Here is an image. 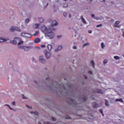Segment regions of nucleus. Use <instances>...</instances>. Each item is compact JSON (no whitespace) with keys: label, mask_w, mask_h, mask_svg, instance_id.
Returning a JSON list of instances; mask_svg holds the SVG:
<instances>
[{"label":"nucleus","mask_w":124,"mask_h":124,"mask_svg":"<svg viewBox=\"0 0 124 124\" xmlns=\"http://www.w3.org/2000/svg\"><path fill=\"white\" fill-rule=\"evenodd\" d=\"M31 114H34L35 116H37L38 115V112L37 111H31Z\"/></svg>","instance_id":"nucleus-19"},{"label":"nucleus","mask_w":124,"mask_h":124,"mask_svg":"<svg viewBox=\"0 0 124 124\" xmlns=\"http://www.w3.org/2000/svg\"><path fill=\"white\" fill-rule=\"evenodd\" d=\"M84 78H85V79H87V77H86V76H84Z\"/></svg>","instance_id":"nucleus-56"},{"label":"nucleus","mask_w":124,"mask_h":124,"mask_svg":"<svg viewBox=\"0 0 124 124\" xmlns=\"http://www.w3.org/2000/svg\"><path fill=\"white\" fill-rule=\"evenodd\" d=\"M91 17L92 18H93V19H94V18H95V16L94 15V14H92Z\"/></svg>","instance_id":"nucleus-38"},{"label":"nucleus","mask_w":124,"mask_h":124,"mask_svg":"<svg viewBox=\"0 0 124 124\" xmlns=\"http://www.w3.org/2000/svg\"><path fill=\"white\" fill-rule=\"evenodd\" d=\"M62 35H58V36H57V37L59 39H60V38H61L62 37Z\"/></svg>","instance_id":"nucleus-48"},{"label":"nucleus","mask_w":124,"mask_h":124,"mask_svg":"<svg viewBox=\"0 0 124 124\" xmlns=\"http://www.w3.org/2000/svg\"><path fill=\"white\" fill-rule=\"evenodd\" d=\"M48 4H48V3H46V6H48Z\"/></svg>","instance_id":"nucleus-58"},{"label":"nucleus","mask_w":124,"mask_h":124,"mask_svg":"<svg viewBox=\"0 0 124 124\" xmlns=\"http://www.w3.org/2000/svg\"><path fill=\"white\" fill-rule=\"evenodd\" d=\"M16 31H18V32H22V31L17 27L16 28Z\"/></svg>","instance_id":"nucleus-27"},{"label":"nucleus","mask_w":124,"mask_h":124,"mask_svg":"<svg viewBox=\"0 0 124 124\" xmlns=\"http://www.w3.org/2000/svg\"><path fill=\"white\" fill-rule=\"evenodd\" d=\"M111 3L114 4V1H112L111 2Z\"/></svg>","instance_id":"nucleus-57"},{"label":"nucleus","mask_w":124,"mask_h":124,"mask_svg":"<svg viewBox=\"0 0 124 124\" xmlns=\"http://www.w3.org/2000/svg\"><path fill=\"white\" fill-rule=\"evenodd\" d=\"M64 0V1H66L67 0Z\"/></svg>","instance_id":"nucleus-60"},{"label":"nucleus","mask_w":124,"mask_h":124,"mask_svg":"<svg viewBox=\"0 0 124 124\" xmlns=\"http://www.w3.org/2000/svg\"><path fill=\"white\" fill-rule=\"evenodd\" d=\"M28 34H29V33H25V32H22L21 34V36H23V37H27V35H28Z\"/></svg>","instance_id":"nucleus-16"},{"label":"nucleus","mask_w":124,"mask_h":124,"mask_svg":"<svg viewBox=\"0 0 124 124\" xmlns=\"http://www.w3.org/2000/svg\"><path fill=\"white\" fill-rule=\"evenodd\" d=\"M87 1H92V0H86Z\"/></svg>","instance_id":"nucleus-55"},{"label":"nucleus","mask_w":124,"mask_h":124,"mask_svg":"<svg viewBox=\"0 0 124 124\" xmlns=\"http://www.w3.org/2000/svg\"><path fill=\"white\" fill-rule=\"evenodd\" d=\"M91 64H92L93 67H94V62L93 61H92L91 62Z\"/></svg>","instance_id":"nucleus-34"},{"label":"nucleus","mask_w":124,"mask_h":124,"mask_svg":"<svg viewBox=\"0 0 124 124\" xmlns=\"http://www.w3.org/2000/svg\"><path fill=\"white\" fill-rule=\"evenodd\" d=\"M39 22H40V23H43V22H44V19L42 17H39Z\"/></svg>","instance_id":"nucleus-18"},{"label":"nucleus","mask_w":124,"mask_h":124,"mask_svg":"<svg viewBox=\"0 0 124 124\" xmlns=\"http://www.w3.org/2000/svg\"><path fill=\"white\" fill-rule=\"evenodd\" d=\"M67 101L69 104H77V103L72 98H69L67 99Z\"/></svg>","instance_id":"nucleus-5"},{"label":"nucleus","mask_w":124,"mask_h":124,"mask_svg":"<svg viewBox=\"0 0 124 124\" xmlns=\"http://www.w3.org/2000/svg\"><path fill=\"white\" fill-rule=\"evenodd\" d=\"M114 59H115V60H120V58L119 56H114Z\"/></svg>","instance_id":"nucleus-29"},{"label":"nucleus","mask_w":124,"mask_h":124,"mask_svg":"<svg viewBox=\"0 0 124 124\" xmlns=\"http://www.w3.org/2000/svg\"><path fill=\"white\" fill-rule=\"evenodd\" d=\"M41 47L42 48H46V46H45V45H42V46H41Z\"/></svg>","instance_id":"nucleus-44"},{"label":"nucleus","mask_w":124,"mask_h":124,"mask_svg":"<svg viewBox=\"0 0 124 124\" xmlns=\"http://www.w3.org/2000/svg\"><path fill=\"white\" fill-rule=\"evenodd\" d=\"M63 15L64 17H66V16H67V13L66 12H64Z\"/></svg>","instance_id":"nucleus-37"},{"label":"nucleus","mask_w":124,"mask_h":124,"mask_svg":"<svg viewBox=\"0 0 124 124\" xmlns=\"http://www.w3.org/2000/svg\"><path fill=\"white\" fill-rule=\"evenodd\" d=\"M123 36L124 37V31L123 32Z\"/></svg>","instance_id":"nucleus-54"},{"label":"nucleus","mask_w":124,"mask_h":124,"mask_svg":"<svg viewBox=\"0 0 124 124\" xmlns=\"http://www.w3.org/2000/svg\"><path fill=\"white\" fill-rule=\"evenodd\" d=\"M94 19H95V20H99V18L97 17H95Z\"/></svg>","instance_id":"nucleus-49"},{"label":"nucleus","mask_w":124,"mask_h":124,"mask_svg":"<svg viewBox=\"0 0 124 124\" xmlns=\"http://www.w3.org/2000/svg\"><path fill=\"white\" fill-rule=\"evenodd\" d=\"M16 103L15 101H14L12 103V104L13 106H15V105H16Z\"/></svg>","instance_id":"nucleus-41"},{"label":"nucleus","mask_w":124,"mask_h":124,"mask_svg":"<svg viewBox=\"0 0 124 124\" xmlns=\"http://www.w3.org/2000/svg\"><path fill=\"white\" fill-rule=\"evenodd\" d=\"M115 101L118 102L119 101L120 102H124V101H123V99H116L115 100Z\"/></svg>","instance_id":"nucleus-23"},{"label":"nucleus","mask_w":124,"mask_h":124,"mask_svg":"<svg viewBox=\"0 0 124 124\" xmlns=\"http://www.w3.org/2000/svg\"><path fill=\"white\" fill-rule=\"evenodd\" d=\"M101 45L102 49H104V48H105V45H104V43H102Z\"/></svg>","instance_id":"nucleus-25"},{"label":"nucleus","mask_w":124,"mask_h":124,"mask_svg":"<svg viewBox=\"0 0 124 124\" xmlns=\"http://www.w3.org/2000/svg\"><path fill=\"white\" fill-rule=\"evenodd\" d=\"M39 27V24H35L34 26H33V28L34 29H38V28Z\"/></svg>","instance_id":"nucleus-20"},{"label":"nucleus","mask_w":124,"mask_h":124,"mask_svg":"<svg viewBox=\"0 0 124 124\" xmlns=\"http://www.w3.org/2000/svg\"><path fill=\"white\" fill-rule=\"evenodd\" d=\"M105 104L106 106H107V107L109 106V103H108V101L106 99H105Z\"/></svg>","instance_id":"nucleus-24"},{"label":"nucleus","mask_w":124,"mask_h":124,"mask_svg":"<svg viewBox=\"0 0 124 124\" xmlns=\"http://www.w3.org/2000/svg\"><path fill=\"white\" fill-rule=\"evenodd\" d=\"M97 93H102V90L99 89L97 90Z\"/></svg>","instance_id":"nucleus-35"},{"label":"nucleus","mask_w":124,"mask_h":124,"mask_svg":"<svg viewBox=\"0 0 124 124\" xmlns=\"http://www.w3.org/2000/svg\"><path fill=\"white\" fill-rule=\"evenodd\" d=\"M25 23L28 24V23H29L30 22V19L27 18L26 19H25Z\"/></svg>","instance_id":"nucleus-33"},{"label":"nucleus","mask_w":124,"mask_h":124,"mask_svg":"<svg viewBox=\"0 0 124 124\" xmlns=\"http://www.w3.org/2000/svg\"><path fill=\"white\" fill-rule=\"evenodd\" d=\"M9 40V38H4L3 37H0V43H3V42H6V41H8Z\"/></svg>","instance_id":"nucleus-9"},{"label":"nucleus","mask_w":124,"mask_h":124,"mask_svg":"<svg viewBox=\"0 0 124 124\" xmlns=\"http://www.w3.org/2000/svg\"><path fill=\"white\" fill-rule=\"evenodd\" d=\"M51 119H52V121H53L54 122H56V121L57 120L55 118H54V117H52Z\"/></svg>","instance_id":"nucleus-40"},{"label":"nucleus","mask_w":124,"mask_h":124,"mask_svg":"<svg viewBox=\"0 0 124 124\" xmlns=\"http://www.w3.org/2000/svg\"><path fill=\"white\" fill-rule=\"evenodd\" d=\"M81 99L83 101H86V100H87V97L86 96H83L81 97Z\"/></svg>","instance_id":"nucleus-21"},{"label":"nucleus","mask_w":124,"mask_h":124,"mask_svg":"<svg viewBox=\"0 0 124 124\" xmlns=\"http://www.w3.org/2000/svg\"><path fill=\"white\" fill-rule=\"evenodd\" d=\"M5 106H7V107H8V108H9L10 110H13V108H11V107H10V106H9V105L6 104L5 105Z\"/></svg>","instance_id":"nucleus-28"},{"label":"nucleus","mask_w":124,"mask_h":124,"mask_svg":"<svg viewBox=\"0 0 124 124\" xmlns=\"http://www.w3.org/2000/svg\"><path fill=\"white\" fill-rule=\"evenodd\" d=\"M81 27H82V24H81Z\"/></svg>","instance_id":"nucleus-63"},{"label":"nucleus","mask_w":124,"mask_h":124,"mask_svg":"<svg viewBox=\"0 0 124 124\" xmlns=\"http://www.w3.org/2000/svg\"><path fill=\"white\" fill-rule=\"evenodd\" d=\"M114 27H115V28H118L119 29H120V28H121V26H120V25H119V24H115L114 25Z\"/></svg>","instance_id":"nucleus-26"},{"label":"nucleus","mask_w":124,"mask_h":124,"mask_svg":"<svg viewBox=\"0 0 124 124\" xmlns=\"http://www.w3.org/2000/svg\"><path fill=\"white\" fill-rule=\"evenodd\" d=\"M99 112L101 114H102V115H103V112L101 109H99Z\"/></svg>","instance_id":"nucleus-45"},{"label":"nucleus","mask_w":124,"mask_h":124,"mask_svg":"<svg viewBox=\"0 0 124 124\" xmlns=\"http://www.w3.org/2000/svg\"><path fill=\"white\" fill-rule=\"evenodd\" d=\"M43 52L46 57V60H49V59L51 58V53L46 49L44 50Z\"/></svg>","instance_id":"nucleus-4"},{"label":"nucleus","mask_w":124,"mask_h":124,"mask_svg":"<svg viewBox=\"0 0 124 124\" xmlns=\"http://www.w3.org/2000/svg\"><path fill=\"white\" fill-rule=\"evenodd\" d=\"M114 20L113 19H111L110 20V22H111V23H113V22H114Z\"/></svg>","instance_id":"nucleus-43"},{"label":"nucleus","mask_w":124,"mask_h":124,"mask_svg":"<svg viewBox=\"0 0 124 124\" xmlns=\"http://www.w3.org/2000/svg\"><path fill=\"white\" fill-rule=\"evenodd\" d=\"M106 1V0H102V1H101V2H104V3H105Z\"/></svg>","instance_id":"nucleus-47"},{"label":"nucleus","mask_w":124,"mask_h":124,"mask_svg":"<svg viewBox=\"0 0 124 124\" xmlns=\"http://www.w3.org/2000/svg\"><path fill=\"white\" fill-rule=\"evenodd\" d=\"M22 97L23 98V99H27V97L25 96V95H24V94L22 95Z\"/></svg>","instance_id":"nucleus-36"},{"label":"nucleus","mask_w":124,"mask_h":124,"mask_svg":"<svg viewBox=\"0 0 124 124\" xmlns=\"http://www.w3.org/2000/svg\"><path fill=\"white\" fill-rule=\"evenodd\" d=\"M58 23L56 20H52L51 21V26L48 27V28L51 29V28H54V27H56L58 26Z\"/></svg>","instance_id":"nucleus-7"},{"label":"nucleus","mask_w":124,"mask_h":124,"mask_svg":"<svg viewBox=\"0 0 124 124\" xmlns=\"http://www.w3.org/2000/svg\"><path fill=\"white\" fill-rule=\"evenodd\" d=\"M123 57H124V55H123Z\"/></svg>","instance_id":"nucleus-62"},{"label":"nucleus","mask_w":124,"mask_h":124,"mask_svg":"<svg viewBox=\"0 0 124 124\" xmlns=\"http://www.w3.org/2000/svg\"><path fill=\"white\" fill-rule=\"evenodd\" d=\"M16 42H17V48L24 50L25 52H29L31 49H32V46H26L23 45L24 44V41L19 37L16 38Z\"/></svg>","instance_id":"nucleus-1"},{"label":"nucleus","mask_w":124,"mask_h":124,"mask_svg":"<svg viewBox=\"0 0 124 124\" xmlns=\"http://www.w3.org/2000/svg\"><path fill=\"white\" fill-rule=\"evenodd\" d=\"M53 31H54V28L51 27V28H48V31H46L45 33V35L46 37H48L49 38V39H52L54 36H55V34L54 33V32H53Z\"/></svg>","instance_id":"nucleus-3"},{"label":"nucleus","mask_w":124,"mask_h":124,"mask_svg":"<svg viewBox=\"0 0 124 124\" xmlns=\"http://www.w3.org/2000/svg\"><path fill=\"white\" fill-rule=\"evenodd\" d=\"M47 48L48 51H51V50H52V46L50 44H48L47 46Z\"/></svg>","instance_id":"nucleus-17"},{"label":"nucleus","mask_w":124,"mask_h":124,"mask_svg":"<svg viewBox=\"0 0 124 124\" xmlns=\"http://www.w3.org/2000/svg\"><path fill=\"white\" fill-rule=\"evenodd\" d=\"M67 6H68V5H64L63 7V8H65L67 7Z\"/></svg>","instance_id":"nucleus-50"},{"label":"nucleus","mask_w":124,"mask_h":124,"mask_svg":"<svg viewBox=\"0 0 124 124\" xmlns=\"http://www.w3.org/2000/svg\"><path fill=\"white\" fill-rule=\"evenodd\" d=\"M56 86L53 88L50 87V89L55 93V94L60 96V94H62L65 92V87H64L63 84H57Z\"/></svg>","instance_id":"nucleus-2"},{"label":"nucleus","mask_w":124,"mask_h":124,"mask_svg":"<svg viewBox=\"0 0 124 124\" xmlns=\"http://www.w3.org/2000/svg\"><path fill=\"white\" fill-rule=\"evenodd\" d=\"M73 49L74 50H76V49H77V46H73Z\"/></svg>","instance_id":"nucleus-39"},{"label":"nucleus","mask_w":124,"mask_h":124,"mask_svg":"<svg viewBox=\"0 0 124 124\" xmlns=\"http://www.w3.org/2000/svg\"><path fill=\"white\" fill-rule=\"evenodd\" d=\"M39 61L40 62H41V63H46V59H44V58L43 57V56H40L39 57Z\"/></svg>","instance_id":"nucleus-8"},{"label":"nucleus","mask_w":124,"mask_h":124,"mask_svg":"<svg viewBox=\"0 0 124 124\" xmlns=\"http://www.w3.org/2000/svg\"><path fill=\"white\" fill-rule=\"evenodd\" d=\"M102 26V24L98 25L96 26L97 28H99V27H101Z\"/></svg>","instance_id":"nucleus-46"},{"label":"nucleus","mask_w":124,"mask_h":124,"mask_svg":"<svg viewBox=\"0 0 124 124\" xmlns=\"http://www.w3.org/2000/svg\"><path fill=\"white\" fill-rule=\"evenodd\" d=\"M93 108H97V107H98V105H97V104L96 103H94L93 104Z\"/></svg>","instance_id":"nucleus-22"},{"label":"nucleus","mask_w":124,"mask_h":124,"mask_svg":"<svg viewBox=\"0 0 124 124\" xmlns=\"http://www.w3.org/2000/svg\"><path fill=\"white\" fill-rule=\"evenodd\" d=\"M88 32H89V33H92V32H93V31H91V30H89V31H88Z\"/></svg>","instance_id":"nucleus-52"},{"label":"nucleus","mask_w":124,"mask_h":124,"mask_svg":"<svg viewBox=\"0 0 124 124\" xmlns=\"http://www.w3.org/2000/svg\"><path fill=\"white\" fill-rule=\"evenodd\" d=\"M34 43H39L40 42V39L37 38L34 40Z\"/></svg>","instance_id":"nucleus-14"},{"label":"nucleus","mask_w":124,"mask_h":124,"mask_svg":"<svg viewBox=\"0 0 124 124\" xmlns=\"http://www.w3.org/2000/svg\"><path fill=\"white\" fill-rule=\"evenodd\" d=\"M89 45L90 44H89V43H85L82 45V48H85V47H89Z\"/></svg>","instance_id":"nucleus-15"},{"label":"nucleus","mask_w":124,"mask_h":124,"mask_svg":"<svg viewBox=\"0 0 124 124\" xmlns=\"http://www.w3.org/2000/svg\"><path fill=\"white\" fill-rule=\"evenodd\" d=\"M120 23H121V21H116L115 23V24L116 25H120Z\"/></svg>","instance_id":"nucleus-32"},{"label":"nucleus","mask_w":124,"mask_h":124,"mask_svg":"<svg viewBox=\"0 0 124 124\" xmlns=\"http://www.w3.org/2000/svg\"><path fill=\"white\" fill-rule=\"evenodd\" d=\"M26 107H27V108H28V109H31V107L29 106L28 105H26Z\"/></svg>","instance_id":"nucleus-42"},{"label":"nucleus","mask_w":124,"mask_h":124,"mask_svg":"<svg viewBox=\"0 0 124 124\" xmlns=\"http://www.w3.org/2000/svg\"><path fill=\"white\" fill-rule=\"evenodd\" d=\"M80 19L82 22V23H83V24H87V22H86V20H85V19L84 18V17H83V16H80Z\"/></svg>","instance_id":"nucleus-13"},{"label":"nucleus","mask_w":124,"mask_h":124,"mask_svg":"<svg viewBox=\"0 0 124 124\" xmlns=\"http://www.w3.org/2000/svg\"><path fill=\"white\" fill-rule=\"evenodd\" d=\"M40 30H41V31H44V32H45V33L46 32V31H47L49 30V27H48L47 28V27H46V26H45V25H42L40 27Z\"/></svg>","instance_id":"nucleus-6"},{"label":"nucleus","mask_w":124,"mask_h":124,"mask_svg":"<svg viewBox=\"0 0 124 124\" xmlns=\"http://www.w3.org/2000/svg\"><path fill=\"white\" fill-rule=\"evenodd\" d=\"M71 17H72V16H71V15H69V18H71Z\"/></svg>","instance_id":"nucleus-53"},{"label":"nucleus","mask_w":124,"mask_h":124,"mask_svg":"<svg viewBox=\"0 0 124 124\" xmlns=\"http://www.w3.org/2000/svg\"><path fill=\"white\" fill-rule=\"evenodd\" d=\"M88 72L89 74H93V72H92V71H89Z\"/></svg>","instance_id":"nucleus-51"},{"label":"nucleus","mask_w":124,"mask_h":124,"mask_svg":"<svg viewBox=\"0 0 124 124\" xmlns=\"http://www.w3.org/2000/svg\"><path fill=\"white\" fill-rule=\"evenodd\" d=\"M62 49V46H59L58 48L55 49V52H59V51H61Z\"/></svg>","instance_id":"nucleus-11"},{"label":"nucleus","mask_w":124,"mask_h":124,"mask_svg":"<svg viewBox=\"0 0 124 124\" xmlns=\"http://www.w3.org/2000/svg\"><path fill=\"white\" fill-rule=\"evenodd\" d=\"M38 31H36L35 32L34 34H33V36H37V35H38Z\"/></svg>","instance_id":"nucleus-30"},{"label":"nucleus","mask_w":124,"mask_h":124,"mask_svg":"<svg viewBox=\"0 0 124 124\" xmlns=\"http://www.w3.org/2000/svg\"><path fill=\"white\" fill-rule=\"evenodd\" d=\"M38 124H41V123L40 122H38Z\"/></svg>","instance_id":"nucleus-59"},{"label":"nucleus","mask_w":124,"mask_h":124,"mask_svg":"<svg viewBox=\"0 0 124 124\" xmlns=\"http://www.w3.org/2000/svg\"><path fill=\"white\" fill-rule=\"evenodd\" d=\"M10 32H14L16 31V27L15 26H11L9 30Z\"/></svg>","instance_id":"nucleus-10"},{"label":"nucleus","mask_w":124,"mask_h":124,"mask_svg":"<svg viewBox=\"0 0 124 124\" xmlns=\"http://www.w3.org/2000/svg\"><path fill=\"white\" fill-rule=\"evenodd\" d=\"M104 64H106V63H107V62H108V60L107 59H105L104 60Z\"/></svg>","instance_id":"nucleus-31"},{"label":"nucleus","mask_w":124,"mask_h":124,"mask_svg":"<svg viewBox=\"0 0 124 124\" xmlns=\"http://www.w3.org/2000/svg\"><path fill=\"white\" fill-rule=\"evenodd\" d=\"M46 100H49V101H50V100H49V99H46Z\"/></svg>","instance_id":"nucleus-61"},{"label":"nucleus","mask_w":124,"mask_h":124,"mask_svg":"<svg viewBox=\"0 0 124 124\" xmlns=\"http://www.w3.org/2000/svg\"><path fill=\"white\" fill-rule=\"evenodd\" d=\"M10 43H11V44H13V45H16V37H15L14 39L13 40L11 41Z\"/></svg>","instance_id":"nucleus-12"}]
</instances>
